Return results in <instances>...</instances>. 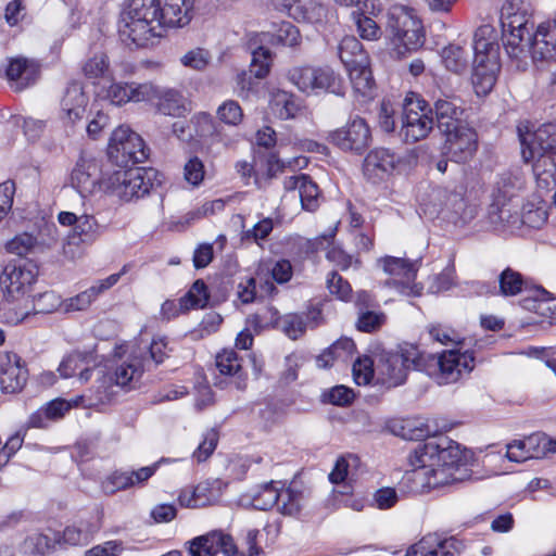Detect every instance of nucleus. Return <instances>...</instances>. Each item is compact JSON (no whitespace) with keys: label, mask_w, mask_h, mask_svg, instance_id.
Returning a JSON list of instances; mask_svg holds the SVG:
<instances>
[{"label":"nucleus","mask_w":556,"mask_h":556,"mask_svg":"<svg viewBox=\"0 0 556 556\" xmlns=\"http://www.w3.org/2000/svg\"><path fill=\"white\" fill-rule=\"evenodd\" d=\"M194 0H129L119 33L138 47L160 38L165 28L185 27L193 17Z\"/></svg>","instance_id":"nucleus-1"},{"label":"nucleus","mask_w":556,"mask_h":556,"mask_svg":"<svg viewBox=\"0 0 556 556\" xmlns=\"http://www.w3.org/2000/svg\"><path fill=\"white\" fill-rule=\"evenodd\" d=\"M435 432L437 429L431 428L428 424H422L420 428L416 429V440L432 437L419 448L422 462L430 463L437 471H443L448 476V485L462 481L465 475L460 470L467 466L471 457L470 452L467 448H462L459 443L445 435L435 437Z\"/></svg>","instance_id":"nucleus-2"},{"label":"nucleus","mask_w":556,"mask_h":556,"mask_svg":"<svg viewBox=\"0 0 556 556\" xmlns=\"http://www.w3.org/2000/svg\"><path fill=\"white\" fill-rule=\"evenodd\" d=\"M472 83L477 93H488L496 81L500 72L498 33L494 26L483 24L473 35Z\"/></svg>","instance_id":"nucleus-3"},{"label":"nucleus","mask_w":556,"mask_h":556,"mask_svg":"<svg viewBox=\"0 0 556 556\" xmlns=\"http://www.w3.org/2000/svg\"><path fill=\"white\" fill-rule=\"evenodd\" d=\"M521 155L544 181L556 175V124L545 123L534 131L520 135Z\"/></svg>","instance_id":"nucleus-4"},{"label":"nucleus","mask_w":556,"mask_h":556,"mask_svg":"<svg viewBox=\"0 0 556 556\" xmlns=\"http://www.w3.org/2000/svg\"><path fill=\"white\" fill-rule=\"evenodd\" d=\"M387 33L392 51L397 58L417 51L425 43V30L416 11L405 5H393L387 13Z\"/></svg>","instance_id":"nucleus-5"},{"label":"nucleus","mask_w":556,"mask_h":556,"mask_svg":"<svg viewBox=\"0 0 556 556\" xmlns=\"http://www.w3.org/2000/svg\"><path fill=\"white\" fill-rule=\"evenodd\" d=\"M425 366L422 351L407 342L399 344L395 350H383L377 361V370L389 387L404 383L410 370L422 371Z\"/></svg>","instance_id":"nucleus-6"},{"label":"nucleus","mask_w":556,"mask_h":556,"mask_svg":"<svg viewBox=\"0 0 556 556\" xmlns=\"http://www.w3.org/2000/svg\"><path fill=\"white\" fill-rule=\"evenodd\" d=\"M162 175L152 167L121 168L110 175L108 188L124 201L148 195L162 184Z\"/></svg>","instance_id":"nucleus-7"},{"label":"nucleus","mask_w":556,"mask_h":556,"mask_svg":"<svg viewBox=\"0 0 556 556\" xmlns=\"http://www.w3.org/2000/svg\"><path fill=\"white\" fill-rule=\"evenodd\" d=\"M425 371L433 377L439 384L456 382L463 374H469L473 369V356L468 353H459L456 350L445 351L439 355L425 354L422 352Z\"/></svg>","instance_id":"nucleus-8"},{"label":"nucleus","mask_w":556,"mask_h":556,"mask_svg":"<svg viewBox=\"0 0 556 556\" xmlns=\"http://www.w3.org/2000/svg\"><path fill=\"white\" fill-rule=\"evenodd\" d=\"M149 153L143 139L129 127L119 126L113 131L108 147V157L113 165L119 168L132 167L146 162Z\"/></svg>","instance_id":"nucleus-9"},{"label":"nucleus","mask_w":556,"mask_h":556,"mask_svg":"<svg viewBox=\"0 0 556 556\" xmlns=\"http://www.w3.org/2000/svg\"><path fill=\"white\" fill-rule=\"evenodd\" d=\"M431 106L417 93L407 96L403 103L401 136L405 142L415 143L428 137L433 129Z\"/></svg>","instance_id":"nucleus-10"},{"label":"nucleus","mask_w":556,"mask_h":556,"mask_svg":"<svg viewBox=\"0 0 556 556\" xmlns=\"http://www.w3.org/2000/svg\"><path fill=\"white\" fill-rule=\"evenodd\" d=\"M533 14H521L501 20L503 45L506 53L513 60L522 62L528 55V43L533 35Z\"/></svg>","instance_id":"nucleus-11"},{"label":"nucleus","mask_w":556,"mask_h":556,"mask_svg":"<svg viewBox=\"0 0 556 556\" xmlns=\"http://www.w3.org/2000/svg\"><path fill=\"white\" fill-rule=\"evenodd\" d=\"M37 277L38 266L30 261L8 263L0 275L4 296L15 301L29 295Z\"/></svg>","instance_id":"nucleus-12"},{"label":"nucleus","mask_w":556,"mask_h":556,"mask_svg":"<svg viewBox=\"0 0 556 556\" xmlns=\"http://www.w3.org/2000/svg\"><path fill=\"white\" fill-rule=\"evenodd\" d=\"M378 262L384 273L394 277L387 282L389 286L396 288L404 295L418 296L421 294L422 287L415 282L417 275L415 262L394 256H384Z\"/></svg>","instance_id":"nucleus-13"},{"label":"nucleus","mask_w":556,"mask_h":556,"mask_svg":"<svg viewBox=\"0 0 556 556\" xmlns=\"http://www.w3.org/2000/svg\"><path fill=\"white\" fill-rule=\"evenodd\" d=\"M328 140L342 151L363 153L371 142V132L367 122L355 116L342 128L330 131Z\"/></svg>","instance_id":"nucleus-14"},{"label":"nucleus","mask_w":556,"mask_h":556,"mask_svg":"<svg viewBox=\"0 0 556 556\" xmlns=\"http://www.w3.org/2000/svg\"><path fill=\"white\" fill-rule=\"evenodd\" d=\"M443 151L448 160L455 163H465L476 153L478 148V135L468 124L458 126L444 134Z\"/></svg>","instance_id":"nucleus-15"},{"label":"nucleus","mask_w":556,"mask_h":556,"mask_svg":"<svg viewBox=\"0 0 556 556\" xmlns=\"http://www.w3.org/2000/svg\"><path fill=\"white\" fill-rule=\"evenodd\" d=\"M418 465L406 473L404 481L409 492L422 494L447 484V477L443 471H437L428 462H422L421 452H416Z\"/></svg>","instance_id":"nucleus-16"},{"label":"nucleus","mask_w":556,"mask_h":556,"mask_svg":"<svg viewBox=\"0 0 556 556\" xmlns=\"http://www.w3.org/2000/svg\"><path fill=\"white\" fill-rule=\"evenodd\" d=\"M58 220L63 226H73V233L68 235V244L92 243L104 230L94 216L88 214L77 216L72 212H61Z\"/></svg>","instance_id":"nucleus-17"},{"label":"nucleus","mask_w":556,"mask_h":556,"mask_svg":"<svg viewBox=\"0 0 556 556\" xmlns=\"http://www.w3.org/2000/svg\"><path fill=\"white\" fill-rule=\"evenodd\" d=\"M533 62L556 61V21L538 25L528 43Z\"/></svg>","instance_id":"nucleus-18"},{"label":"nucleus","mask_w":556,"mask_h":556,"mask_svg":"<svg viewBox=\"0 0 556 556\" xmlns=\"http://www.w3.org/2000/svg\"><path fill=\"white\" fill-rule=\"evenodd\" d=\"M27 381V369L21 357L11 352L0 353V387L4 393L20 392Z\"/></svg>","instance_id":"nucleus-19"},{"label":"nucleus","mask_w":556,"mask_h":556,"mask_svg":"<svg viewBox=\"0 0 556 556\" xmlns=\"http://www.w3.org/2000/svg\"><path fill=\"white\" fill-rule=\"evenodd\" d=\"M440 197L444 198L443 210L446 217L455 225H464L472 220L477 215V206L468 203L465 199L464 187L453 190L443 189L439 191Z\"/></svg>","instance_id":"nucleus-20"},{"label":"nucleus","mask_w":556,"mask_h":556,"mask_svg":"<svg viewBox=\"0 0 556 556\" xmlns=\"http://www.w3.org/2000/svg\"><path fill=\"white\" fill-rule=\"evenodd\" d=\"M152 92L149 93V98L146 101L152 102L156 112L172 117H181L187 114L188 106L187 100L176 89L161 88L151 84Z\"/></svg>","instance_id":"nucleus-21"},{"label":"nucleus","mask_w":556,"mask_h":556,"mask_svg":"<svg viewBox=\"0 0 556 556\" xmlns=\"http://www.w3.org/2000/svg\"><path fill=\"white\" fill-rule=\"evenodd\" d=\"M431 109L437 127L443 135L466 124L463 121L464 109L460 100L456 97L438 98Z\"/></svg>","instance_id":"nucleus-22"},{"label":"nucleus","mask_w":556,"mask_h":556,"mask_svg":"<svg viewBox=\"0 0 556 556\" xmlns=\"http://www.w3.org/2000/svg\"><path fill=\"white\" fill-rule=\"evenodd\" d=\"M459 547L460 543L454 538L441 539L430 533L409 546L404 556H458Z\"/></svg>","instance_id":"nucleus-23"},{"label":"nucleus","mask_w":556,"mask_h":556,"mask_svg":"<svg viewBox=\"0 0 556 556\" xmlns=\"http://www.w3.org/2000/svg\"><path fill=\"white\" fill-rule=\"evenodd\" d=\"M399 162L400 157L391 150L377 148L365 157L364 174L372 182H377L389 175Z\"/></svg>","instance_id":"nucleus-24"},{"label":"nucleus","mask_w":556,"mask_h":556,"mask_svg":"<svg viewBox=\"0 0 556 556\" xmlns=\"http://www.w3.org/2000/svg\"><path fill=\"white\" fill-rule=\"evenodd\" d=\"M88 97L84 92L81 83L72 81L66 87L61 101L63 118L72 124L80 121L85 115Z\"/></svg>","instance_id":"nucleus-25"},{"label":"nucleus","mask_w":556,"mask_h":556,"mask_svg":"<svg viewBox=\"0 0 556 556\" xmlns=\"http://www.w3.org/2000/svg\"><path fill=\"white\" fill-rule=\"evenodd\" d=\"M152 92L151 83H113L108 89V98L112 104L124 105L128 102H142Z\"/></svg>","instance_id":"nucleus-26"},{"label":"nucleus","mask_w":556,"mask_h":556,"mask_svg":"<svg viewBox=\"0 0 556 556\" xmlns=\"http://www.w3.org/2000/svg\"><path fill=\"white\" fill-rule=\"evenodd\" d=\"M5 75L10 81L15 83V89L21 90L37 79L39 65L23 56L12 58L9 60Z\"/></svg>","instance_id":"nucleus-27"},{"label":"nucleus","mask_w":556,"mask_h":556,"mask_svg":"<svg viewBox=\"0 0 556 556\" xmlns=\"http://www.w3.org/2000/svg\"><path fill=\"white\" fill-rule=\"evenodd\" d=\"M271 61V52L269 49L261 46L252 51V60L250 64L249 74L242 72L238 75V85L241 89H250L252 86L251 76L257 79L264 78L268 72Z\"/></svg>","instance_id":"nucleus-28"},{"label":"nucleus","mask_w":556,"mask_h":556,"mask_svg":"<svg viewBox=\"0 0 556 556\" xmlns=\"http://www.w3.org/2000/svg\"><path fill=\"white\" fill-rule=\"evenodd\" d=\"M338 55L346 70L369 64V56L362 42L354 36H345L338 45Z\"/></svg>","instance_id":"nucleus-29"},{"label":"nucleus","mask_w":556,"mask_h":556,"mask_svg":"<svg viewBox=\"0 0 556 556\" xmlns=\"http://www.w3.org/2000/svg\"><path fill=\"white\" fill-rule=\"evenodd\" d=\"M216 500L217 494L208 481L200 482L194 488L185 489L178 496L180 505L190 508L204 507Z\"/></svg>","instance_id":"nucleus-30"},{"label":"nucleus","mask_w":556,"mask_h":556,"mask_svg":"<svg viewBox=\"0 0 556 556\" xmlns=\"http://www.w3.org/2000/svg\"><path fill=\"white\" fill-rule=\"evenodd\" d=\"M216 367L222 375H228L235 378L236 387L243 390L247 387V375L242 370L241 358L232 349L223 350L216 355Z\"/></svg>","instance_id":"nucleus-31"},{"label":"nucleus","mask_w":556,"mask_h":556,"mask_svg":"<svg viewBox=\"0 0 556 556\" xmlns=\"http://www.w3.org/2000/svg\"><path fill=\"white\" fill-rule=\"evenodd\" d=\"M144 371V363L136 355H131L129 359L116 366L114 372L105 375L113 378V386L125 388L130 386L134 380L141 377Z\"/></svg>","instance_id":"nucleus-32"},{"label":"nucleus","mask_w":556,"mask_h":556,"mask_svg":"<svg viewBox=\"0 0 556 556\" xmlns=\"http://www.w3.org/2000/svg\"><path fill=\"white\" fill-rule=\"evenodd\" d=\"M71 409L66 400L54 399L35 412L29 418V425L34 428H46L47 420H58Z\"/></svg>","instance_id":"nucleus-33"},{"label":"nucleus","mask_w":556,"mask_h":556,"mask_svg":"<svg viewBox=\"0 0 556 556\" xmlns=\"http://www.w3.org/2000/svg\"><path fill=\"white\" fill-rule=\"evenodd\" d=\"M313 93L320 91H328L334 94H343L342 80L334 71L328 66L314 67V75L312 78Z\"/></svg>","instance_id":"nucleus-34"},{"label":"nucleus","mask_w":556,"mask_h":556,"mask_svg":"<svg viewBox=\"0 0 556 556\" xmlns=\"http://www.w3.org/2000/svg\"><path fill=\"white\" fill-rule=\"evenodd\" d=\"M282 483L270 481L258 485L251 494V504L260 510H267L279 504V494Z\"/></svg>","instance_id":"nucleus-35"},{"label":"nucleus","mask_w":556,"mask_h":556,"mask_svg":"<svg viewBox=\"0 0 556 556\" xmlns=\"http://www.w3.org/2000/svg\"><path fill=\"white\" fill-rule=\"evenodd\" d=\"M97 531L98 526L89 521L79 520L77 525L68 526L64 529L61 534V544L64 543L72 546L86 545Z\"/></svg>","instance_id":"nucleus-36"},{"label":"nucleus","mask_w":556,"mask_h":556,"mask_svg":"<svg viewBox=\"0 0 556 556\" xmlns=\"http://www.w3.org/2000/svg\"><path fill=\"white\" fill-rule=\"evenodd\" d=\"M441 56L446 70L455 74H463L469 68V53L459 45H448L442 50Z\"/></svg>","instance_id":"nucleus-37"},{"label":"nucleus","mask_w":556,"mask_h":556,"mask_svg":"<svg viewBox=\"0 0 556 556\" xmlns=\"http://www.w3.org/2000/svg\"><path fill=\"white\" fill-rule=\"evenodd\" d=\"M327 8L317 0H298L291 17L296 21L320 23L327 16Z\"/></svg>","instance_id":"nucleus-38"},{"label":"nucleus","mask_w":556,"mask_h":556,"mask_svg":"<svg viewBox=\"0 0 556 556\" xmlns=\"http://www.w3.org/2000/svg\"><path fill=\"white\" fill-rule=\"evenodd\" d=\"M262 42H268L274 46L295 47L301 41L299 29L290 22L280 24L276 33H263Z\"/></svg>","instance_id":"nucleus-39"},{"label":"nucleus","mask_w":556,"mask_h":556,"mask_svg":"<svg viewBox=\"0 0 556 556\" xmlns=\"http://www.w3.org/2000/svg\"><path fill=\"white\" fill-rule=\"evenodd\" d=\"M527 289V280L523 276L510 268L506 267L498 275V293L503 296H516Z\"/></svg>","instance_id":"nucleus-40"},{"label":"nucleus","mask_w":556,"mask_h":556,"mask_svg":"<svg viewBox=\"0 0 556 556\" xmlns=\"http://www.w3.org/2000/svg\"><path fill=\"white\" fill-rule=\"evenodd\" d=\"M346 71L355 92L363 97H370L375 88L370 63L364 64V66H353Z\"/></svg>","instance_id":"nucleus-41"},{"label":"nucleus","mask_w":556,"mask_h":556,"mask_svg":"<svg viewBox=\"0 0 556 556\" xmlns=\"http://www.w3.org/2000/svg\"><path fill=\"white\" fill-rule=\"evenodd\" d=\"M370 12L353 11L351 17L356 26L359 37L364 40L380 39L382 30L377 22L370 17Z\"/></svg>","instance_id":"nucleus-42"},{"label":"nucleus","mask_w":556,"mask_h":556,"mask_svg":"<svg viewBox=\"0 0 556 556\" xmlns=\"http://www.w3.org/2000/svg\"><path fill=\"white\" fill-rule=\"evenodd\" d=\"M271 104L275 112L282 119L295 117L301 110L296 97L283 90H278L273 94Z\"/></svg>","instance_id":"nucleus-43"},{"label":"nucleus","mask_w":556,"mask_h":556,"mask_svg":"<svg viewBox=\"0 0 556 556\" xmlns=\"http://www.w3.org/2000/svg\"><path fill=\"white\" fill-rule=\"evenodd\" d=\"M113 378L103 376L97 381V386L89 391V407L97 408L111 403L116 394Z\"/></svg>","instance_id":"nucleus-44"},{"label":"nucleus","mask_w":556,"mask_h":556,"mask_svg":"<svg viewBox=\"0 0 556 556\" xmlns=\"http://www.w3.org/2000/svg\"><path fill=\"white\" fill-rule=\"evenodd\" d=\"M218 540L220 531L198 536L190 542L189 553L191 556H215L218 553Z\"/></svg>","instance_id":"nucleus-45"},{"label":"nucleus","mask_w":556,"mask_h":556,"mask_svg":"<svg viewBox=\"0 0 556 556\" xmlns=\"http://www.w3.org/2000/svg\"><path fill=\"white\" fill-rule=\"evenodd\" d=\"M210 295L203 280L194 281L190 290L180 299V307L185 309L203 308L208 302Z\"/></svg>","instance_id":"nucleus-46"},{"label":"nucleus","mask_w":556,"mask_h":556,"mask_svg":"<svg viewBox=\"0 0 556 556\" xmlns=\"http://www.w3.org/2000/svg\"><path fill=\"white\" fill-rule=\"evenodd\" d=\"M56 545H61V533H55L53 538L43 533H35L25 540V547L31 553L46 555Z\"/></svg>","instance_id":"nucleus-47"},{"label":"nucleus","mask_w":556,"mask_h":556,"mask_svg":"<svg viewBox=\"0 0 556 556\" xmlns=\"http://www.w3.org/2000/svg\"><path fill=\"white\" fill-rule=\"evenodd\" d=\"M492 197L493 201L489 206L488 216L490 222L496 225L509 217V211L505 210V206L510 200V193L507 191V193L501 194V188L498 187Z\"/></svg>","instance_id":"nucleus-48"},{"label":"nucleus","mask_w":556,"mask_h":556,"mask_svg":"<svg viewBox=\"0 0 556 556\" xmlns=\"http://www.w3.org/2000/svg\"><path fill=\"white\" fill-rule=\"evenodd\" d=\"M134 485V476H130V472L127 471H114L101 483L102 491L109 495L114 494L121 490H126Z\"/></svg>","instance_id":"nucleus-49"},{"label":"nucleus","mask_w":556,"mask_h":556,"mask_svg":"<svg viewBox=\"0 0 556 556\" xmlns=\"http://www.w3.org/2000/svg\"><path fill=\"white\" fill-rule=\"evenodd\" d=\"M313 75L314 66H295L288 72V79L300 91L311 93L313 89Z\"/></svg>","instance_id":"nucleus-50"},{"label":"nucleus","mask_w":556,"mask_h":556,"mask_svg":"<svg viewBox=\"0 0 556 556\" xmlns=\"http://www.w3.org/2000/svg\"><path fill=\"white\" fill-rule=\"evenodd\" d=\"M302 180L303 182L299 191L302 206L304 210L313 212L318 206V186L311 179L308 175H306L305 178H302Z\"/></svg>","instance_id":"nucleus-51"},{"label":"nucleus","mask_w":556,"mask_h":556,"mask_svg":"<svg viewBox=\"0 0 556 556\" xmlns=\"http://www.w3.org/2000/svg\"><path fill=\"white\" fill-rule=\"evenodd\" d=\"M548 437L545 433L536 432L520 440L522 448H526L531 458H542L547 455Z\"/></svg>","instance_id":"nucleus-52"},{"label":"nucleus","mask_w":556,"mask_h":556,"mask_svg":"<svg viewBox=\"0 0 556 556\" xmlns=\"http://www.w3.org/2000/svg\"><path fill=\"white\" fill-rule=\"evenodd\" d=\"M72 185L78 190L79 193L91 192L94 185L96 178L92 177L89 172V166L85 164H77L71 175Z\"/></svg>","instance_id":"nucleus-53"},{"label":"nucleus","mask_w":556,"mask_h":556,"mask_svg":"<svg viewBox=\"0 0 556 556\" xmlns=\"http://www.w3.org/2000/svg\"><path fill=\"white\" fill-rule=\"evenodd\" d=\"M37 244V239L27 232L16 235L5 243V250L9 253L24 256L28 254Z\"/></svg>","instance_id":"nucleus-54"},{"label":"nucleus","mask_w":556,"mask_h":556,"mask_svg":"<svg viewBox=\"0 0 556 556\" xmlns=\"http://www.w3.org/2000/svg\"><path fill=\"white\" fill-rule=\"evenodd\" d=\"M352 371L354 381L358 386H366L374 378V361L368 356L357 357L353 363Z\"/></svg>","instance_id":"nucleus-55"},{"label":"nucleus","mask_w":556,"mask_h":556,"mask_svg":"<svg viewBox=\"0 0 556 556\" xmlns=\"http://www.w3.org/2000/svg\"><path fill=\"white\" fill-rule=\"evenodd\" d=\"M282 331L290 339H298L307 329V324L303 315L300 314H288L280 320Z\"/></svg>","instance_id":"nucleus-56"},{"label":"nucleus","mask_w":556,"mask_h":556,"mask_svg":"<svg viewBox=\"0 0 556 556\" xmlns=\"http://www.w3.org/2000/svg\"><path fill=\"white\" fill-rule=\"evenodd\" d=\"M386 321V315L381 312L364 309L359 312L356 327L363 332H372L379 329Z\"/></svg>","instance_id":"nucleus-57"},{"label":"nucleus","mask_w":556,"mask_h":556,"mask_svg":"<svg viewBox=\"0 0 556 556\" xmlns=\"http://www.w3.org/2000/svg\"><path fill=\"white\" fill-rule=\"evenodd\" d=\"M217 116L223 123L236 126L241 123L243 112L237 101L227 100L217 109Z\"/></svg>","instance_id":"nucleus-58"},{"label":"nucleus","mask_w":556,"mask_h":556,"mask_svg":"<svg viewBox=\"0 0 556 556\" xmlns=\"http://www.w3.org/2000/svg\"><path fill=\"white\" fill-rule=\"evenodd\" d=\"M428 333L433 341L444 345L455 344L462 341L460 336L451 327L441 324H431L427 327Z\"/></svg>","instance_id":"nucleus-59"},{"label":"nucleus","mask_w":556,"mask_h":556,"mask_svg":"<svg viewBox=\"0 0 556 556\" xmlns=\"http://www.w3.org/2000/svg\"><path fill=\"white\" fill-rule=\"evenodd\" d=\"M353 397V390L345 386H336L325 391L321 395L323 402L338 406L349 405Z\"/></svg>","instance_id":"nucleus-60"},{"label":"nucleus","mask_w":556,"mask_h":556,"mask_svg":"<svg viewBox=\"0 0 556 556\" xmlns=\"http://www.w3.org/2000/svg\"><path fill=\"white\" fill-rule=\"evenodd\" d=\"M180 61L186 67H190L195 71H202L210 63L211 53L205 49L195 48L182 55Z\"/></svg>","instance_id":"nucleus-61"},{"label":"nucleus","mask_w":556,"mask_h":556,"mask_svg":"<svg viewBox=\"0 0 556 556\" xmlns=\"http://www.w3.org/2000/svg\"><path fill=\"white\" fill-rule=\"evenodd\" d=\"M329 292L342 301H348L352 294L350 283L343 279L337 271H331L327 278Z\"/></svg>","instance_id":"nucleus-62"},{"label":"nucleus","mask_w":556,"mask_h":556,"mask_svg":"<svg viewBox=\"0 0 556 556\" xmlns=\"http://www.w3.org/2000/svg\"><path fill=\"white\" fill-rule=\"evenodd\" d=\"M218 443V432L214 429L208 430L199 444L198 448L193 452V458L198 463L205 462L215 451Z\"/></svg>","instance_id":"nucleus-63"},{"label":"nucleus","mask_w":556,"mask_h":556,"mask_svg":"<svg viewBox=\"0 0 556 556\" xmlns=\"http://www.w3.org/2000/svg\"><path fill=\"white\" fill-rule=\"evenodd\" d=\"M109 70V60L104 53H99L90 58L83 66L84 74L88 78H99L104 76Z\"/></svg>","instance_id":"nucleus-64"}]
</instances>
